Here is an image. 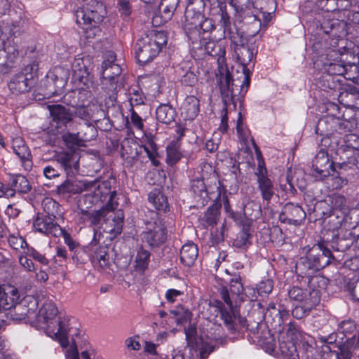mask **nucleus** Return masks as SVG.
<instances>
[{"label": "nucleus", "instance_id": "nucleus-1", "mask_svg": "<svg viewBox=\"0 0 359 359\" xmlns=\"http://www.w3.org/2000/svg\"><path fill=\"white\" fill-rule=\"evenodd\" d=\"M21 306H25L24 311L14 320L28 319L37 329L43 330L52 339L58 341L61 346L67 344V330L70 327L66 318L57 316L58 310L53 302L43 294L27 296L22 299Z\"/></svg>", "mask_w": 359, "mask_h": 359}, {"label": "nucleus", "instance_id": "nucleus-2", "mask_svg": "<svg viewBox=\"0 0 359 359\" xmlns=\"http://www.w3.org/2000/svg\"><path fill=\"white\" fill-rule=\"evenodd\" d=\"M215 74L226 107L236 96L245 97L250 84V69H217Z\"/></svg>", "mask_w": 359, "mask_h": 359}, {"label": "nucleus", "instance_id": "nucleus-3", "mask_svg": "<svg viewBox=\"0 0 359 359\" xmlns=\"http://www.w3.org/2000/svg\"><path fill=\"white\" fill-rule=\"evenodd\" d=\"M358 216H359V208L350 210L348 215L331 211L326 222L328 230L334 233L337 231L334 236L338 238L347 239L352 236V230L358 226V222L354 220V217Z\"/></svg>", "mask_w": 359, "mask_h": 359}, {"label": "nucleus", "instance_id": "nucleus-4", "mask_svg": "<svg viewBox=\"0 0 359 359\" xmlns=\"http://www.w3.org/2000/svg\"><path fill=\"white\" fill-rule=\"evenodd\" d=\"M20 299V294L18 289L13 285H6L5 287L0 286V329L3 328L6 324L5 318L8 319L7 310L14 307L15 313L13 318L20 316V313L25 309V306H21L22 300L18 304ZM13 316L12 314H11Z\"/></svg>", "mask_w": 359, "mask_h": 359}, {"label": "nucleus", "instance_id": "nucleus-5", "mask_svg": "<svg viewBox=\"0 0 359 359\" xmlns=\"http://www.w3.org/2000/svg\"><path fill=\"white\" fill-rule=\"evenodd\" d=\"M336 144V155L339 156L340 163L351 164L359 168V137L354 134L345 136L343 140Z\"/></svg>", "mask_w": 359, "mask_h": 359}, {"label": "nucleus", "instance_id": "nucleus-6", "mask_svg": "<svg viewBox=\"0 0 359 359\" xmlns=\"http://www.w3.org/2000/svg\"><path fill=\"white\" fill-rule=\"evenodd\" d=\"M42 205L48 215L38 216L34 221L33 227L39 233L56 236L62 233V230L59 225L53 222L51 216H54L55 209L57 208L58 204L51 198H46Z\"/></svg>", "mask_w": 359, "mask_h": 359}, {"label": "nucleus", "instance_id": "nucleus-7", "mask_svg": "<svg viewBox=\"0 0 359 359\" xmlns=\"http://www.w3.org/2000/svg\"><path fill=\"white\" fill-rule=\"evenodd\" d=\"M196 4L203 5V0H189L186 8L184 23V29L189 39L192 43L198 42L199 39V31L198 30L201 23L203 21L204 15L199 11L196 12L193 5Z\"/></svg>", "mask_w": 359, "mask_h": 359}, {"label": "nucleus", "instance_id": "nucleus-8", "mask_svg": "<svg viewBox=\"0 0 359 359\" xmlns=\"http://www.w3.org/2000/svg\"><path fill=\"white\" fill-rule=\"evenodd\" d=\"M318 34H324L330 39V45L335 47L340 39L345 37L348 33V25L344 20L337 19L324 18L317 25Z\"/></svg>", "mask_w": 359, "mask_h": 359}, {"label": "nucleus", "instance_id": "nucleus-9", "mask_svg": "<svg viewBox=\"0 0 359 359\" xmlns=\"http://www.w3.org/2000/svg\"><path fill=\"white\" fill-rule=\"evenodd\" d=\"M167 231L162 220L156 215L147 222L146 230L143 233V240L151 246H158L165 242Z\"/></svg>", "mask_w": 359, "mask_h": 359}, {"label": "nucleus", "instance_id": "nucleus-10", "mask_svg": "<svg viewBox=\"0 0 359 359\" xmlns=\"http://www.w3.org/2000/svg\"><path fill=\"white\" fill-rule=\"evenodd\" d=\"M153 43L145 32L137 39L135 50L136 59L140 65H146L159 53Z\"/></svg>", "mask_w": 359, "mask_h": 359}, {"label": "nucleus", "instance_id": "nucleus-11", "mask_svg": "<svg viewBox=\"0 0 359 359\" xmlns=\"http://www.w3.org/2000/svg\"><path fill=\"white\" fill-rule=\"evenodd\" d=\"M115 193H110L109 200L106 206L99 210H90L81 209L80 212L79 220L83 223L89 222L92 225H97L102 217L106 214L112 212L118 207V203L114 201Z\"/></svg>", "mask_w": 359, "mask_h": 359}, {"label": "nucleus", "instance_id": "nucleus-12", "mask_svg": "<svg viewBox=\"0 0 359 359\" xmlns=\"http://www.w3.org/2000/svg\"><path fill=\"white\" fill-rule=\"evenodd\" d=\"M291 299L298 302L305 306L306 309H311L320 301L318 291L307 290L298 287H293L288 292Z\"/></svg>", "mask_w": 359, "mask_h": 359}, {"label": "nucleus", "instance_id": "nucleus-13", "mask_svg": "<svg viewBox=\"0 0 359 359\" xmlns=\"http://www.w3.org/2000/svg\"><path fill=\"white\" fill-rule=\"evenodd\" d=\"M100 187L97 181L88 182L86 180H67L57 187V192L60 194H76L83 191H91L93 189Z\"/></svg>", "mask_w": 359, "mask_h": 359}, {"label": "nucleus", "instance_id": "nucleus-14", "mask_svg": "<svg viewBox=\"0 0 359 359\" xmlns=\"http://www.w3.org/2000/svg\"><path fill=\"white\" fill-rule=\"evenodd\" d=\"M312 167L320 177H326L332 170V163L328 158L327 151L320 149L313 160Z\"/></svg>", "mask_w": 359, "mask_h": 359}, {"label": "nucleus", "instance_id": "nucleus-15", "mask_svg": "<svg viewBox=\"0 0 359 359\" xmlns=\"http://www.w3.org/2000/svg\"><path fill=\"white\" fill-rule=\"evenodd\" d=\"M12 149L16 156L21 160L25 170H29L32 168V163L29 158V150L25 145L23 139L20 137H15L13 140Z\"/></svg>", "mask_w": 359, "mask_h": 359}, {"label": "nucleus", "instance_id": "nucleus-16", "mask_svg": "<svg viewBox=\"0 0 359 359\" xmlns=\"http://www.w3.org/2000/svg\"><path fill=\"white\" fill-rule=\"evenodd\" d=\"M123 212L117 211L114 215H110L104 222V231L115 237L121 233L123 222Z\"/></svg>", "mask_w": 359, "mask_h": 359}, {"label": "nucleus", "instance_id": "nucleus-17", "mask_svg": "<svg viewBox=\"0 0 359 359\" xmlns=\"http://www.w3.org/2000/svg\"><path fill=\"white\" fill-rule=\"evenodd\" d=\"M291 332H287L286 338L283 336L280 339L279 350L283 359H299L296 345L290 337Z\"/></svg>", "mask_w": 359, "mask_h": 359}, {"label": "nucleus", "instance_id": "nucleus-18", "mask_svg": "<svg viewBox=\"0 0 359 359\" xmlns=\"http://www.w3.org/2000/svg\"><path fill=\"white\" fill-rule=\"evenodd\" d=\"M199 110V100L194 96H188L181 107V116L185 120H193Z\"/></svg>", "mask_w": 359, "mask_h": 359}, {"label": "nucleus", "instance_id": "nucleus-19", "mask_svg": "<svg viewBox=\"0 0 359 359\" xmlns=\"http://www.w3.org/2000/svg\"><path fill=\"white\" fill-rule=\"evenodd\" d=\"M49 111L53 121L57 124V127L65 126L72 121V114L65 107L57 105H48Z\"/></svg>", "mask_w": 359, "mask_h": 359}, {"label": "nucleus", "instance_id": "nucleus-20", "mask_svg": "<svg viewBox=\"0 0 359 359\" xmlns=\"http://www.w3.org/2000/svg\"><path fill=\"white\" fill-rule=\"evenodd\" d=\"M238 19L244 25L249 26L250 34L251 36H254L259 32L262 25L261 20L249 9L242 11L239 13Z\"/></svg>", "mask_w": 359, "mask_h": 359}, {"label": "nucleus", "instance_id": "nucleus-21", "mask_svg": "<svg viewBox=\"0 0 359 359\" xmlns=\"http://www.w3.org/2000/svg\"><path fill=\"white\" fill-rule=\"evenodd\" d=\"M266 170L260 165L257 173L259 189L261 191L262 198L266 201H270L274 194L273 186L271 181L265 175Z\"/></svg>", "mask_w": 359, "mask_h": 359}, {"label": "nucleus", "instance_id": "nucleus-22", "mask_svg": "<svg viewBox=\"0 0 359 359\" xmlns=\"http://www.w3.org/2000/svg\"><path fill=\"white\" fill-rule=\"evenodd\" d=\"M220 295L227 306V308L219 307L221 317L226 324L231 325L236 318V314L227 289L222 288Z\"/></svg>", "mask_w": 359, "mask_h": 359}, {"label": "nucleus", "instance_id": "nucleus-23", "mask_svg": "<svg viewBox=\"0 0 359 359\" xmlns=\"http://www.w3.org/2000/svg\"><path fill=\"white\" fill-rule=\"evenodd\" d=\"M198 255V250L194 243L190 242L184 244L180 250V260L185 266H192L196 260Z\"/></svg>", "mask_w": 359, "mask_h": 359}, {"label": "nucleus", "instance_id": "nucleus-24", "mask_svg": "<svg viewBox=\"0 0 359 359\" xmlns=\"http://www.w3.org/2000/svg\"><path fill=\"white\" fill-rule=\"evenodd\" d=\"M236 130L239 141L243 145L242 148L249 149L250 144H254L255 143L250 135V131L245 127L243 123V118L241 112L238 113Z\"/></svg>", "mask_w": 359, "mask_h": 359}, {"label": "nucleus", "instance_id": "nucleus-25", "mask_svg": "<svg viewBox=\"0 0 359 359\" xmlns=\"http://www.w3.org/2000/svg\"><path fill=\"white\" fill-rule=\"evenodd\" d=\"M215 28L214 22L212 19L210 18H205V16L203 17V21L202 23H201L198 31H199V39L198 41H200V43L201 45L205 46V50L207 52H209V49L212 48V50H214V48L212 46L215 47V44L214 42H206L205 38L201 34H205L208 33H211L212 30H214Z\"/></svg>", "mask_w": 359, "mask_h": 359}, {"label": "nucleus", "instance_id": "nucleus-26", "mask_svg": "<svg viewBox=\"0 0 359 359\" xmlns=\"http://www.w3.org/2000/svg\"><path fill=\"white\" fill-rule=\"evenodd\" d=\"M104 7L102 3L97 0H86V4L76 11V21L78 25L85 24L86 13H91L97 10V8Z\"/></svg>", "mask_w": 359, "mask_h": 359}, {"label": "nucleus", "instance_id": "nucleus-27", "mask_svg": "<svg viewBox=\"0 0 359 359\" xmlns=\"http://www.w3.org/2000/svg\"><path fill=\"white\" fill-rule=\"evenodd\" d=\"M149 201L158 211L166 212L168 209L167 198L158 190L154 189L149 194Z\"/></svg>", "mask_w": 359, "mask_h": 359}, {"label": "nucleus", "instance_id": "nucleus-28", "mask_svg": "<svg viewBox=\"0 0 359 359\" xmlns=\"http://www.w3.org/2000/svg\"><path fill=\"white\" fill-rule=\"evenodd\" d=\"M8 88L13 93L18 94L28 90V79L24 73L17 74L9 82Z\"/></svg>", "mask_w": 359, "mask_h": 359}, {"label": "nucleus", "instance_id": "nucleus-29", "mask_svg": "<svg viewBox=\"0 0 359 359\" xmlns=\"http://www.w3.org/2000/svg\"><path fill=\"white\" fill-rule=\"evenodd\" d=\"M91 262L95 266L101 269L108 266L109 257L107 254V247L103 245L96 248L94 254L91 256Z\"/></svg>", "mask_w": 359, "mask_h": 359}, {"label": "nucleus", "instance_id": "nucleus-30", "mask_svg": "<svg viewBox=\"0 0 359 359\" xmlns=\"http://www.w3.org/2000/svg\"><path fill=\"white\" fill-rule=\"evenodd\" d=\"M224 34L225 38H228L231 41V44L234 46V48L248 45V38L244 32H241L235 27L227 31L226 33H224Z\"/></svg>", "mask_w": 359, "mask_h": 359}, {"label": "nucleus", "instance_id": "nucleus-31", "mask_svg": "<svg viewBox=\"0 0 359 359\" xmlns=\"http://www.w3.org/2000/svg\"><path fill=\"white\" fill-rule=\"evenodd\" d=\"M342 53L339 52L338 50L330 48L325 55L319 56L320 61L322 62L321 65L323 67L337 66L338 60L340 59ZM314 65L319 67L320 64L318 61L314 62Z\"/></svg>", "mask_w": 359, "mask_h": 359}, {"label": "nucleus", "instance_id": "nucleus-32", "mask_svg": "<svg viewBox=\"0 0 359 359\" xmlns=\"http://www.w3.org/2000/svg\"><path fill=\"white\" fill-rule=\"evenodd\" d=\"M150 260V253L143 248H140L135 257V270L142 273L147 268Z\"/></svg>", "mask_w": 359, "mask_h": 359}, {"label": "nucleus", "instance_id": "nucleus-33", "mask_svg": "<svg viewBox=\"0 0 359 359\" xmlns=\"http://www.w3.org/2000/svg\"><path fill=\"white\" fill-rule=\"evenodd\" d=\"M106 13L105 7L97 8V10L91 13H86L83 25H89L90 29H97V25L102 22Z\"/></svg>", "mask_w": 359, "mask_h": 359}, {"label": "nucleus", "instance_id": "nucleus-34", "mask_svg": "<svg viewBox=\"0 0 359 359\" xmlns=\"http://www.w3.org/2000/svg\"><path fill=\"white\" fill-rule=\"evenodd\" d=\"M273 283L271 280L261 281L257 286L256 290L254 288H248L249 291V297L252 299H255L259 295L265 296L270 294L273 290Z\"/></svg>", "mask_w": 359, "mask_h": 359}, {"label": "nucleus", "instance_id": "nucleus-35", "mask_svg": "<svg viewBox=\"0 0 359 359\" xmlns=\"http://www.w3.org/2000/svg\"><path fill=\"white\" fill-rule=\"evenodd\" d=\"M10 188L14 191V194L16 191L27 193L30 189V185L27 179L21 175H13L10 179Z\"/></svg>", "mask_w": 359, "mask_h": 359}, {"label": "nucleus", "instance_id": "nucleus-36", "mask_svg": "<svg viewBox=\"0 0 359 359\" xmlns=\"http://www.w3.org/2000/svg\"><path fill=\"white\" fill-rule=\"evenodd\" d=\"M180 0H161L158 6L159 13L162 15V18L166 21L170 19L176 10Z\"/></svg>", "mask_w": 359, "mask_h": 359}, {"label": "nucleus", "instance_id": "nucleus-37", "mask_svg": "<svg viewBox=\"0 0 359 359\" xmlns=\"http://www.w3.org/2000/svg\"><path fill=\"white\" fill-rule=\"evenodd\" d=\"M284 213H289L292 216L289 218L290 222L299 224L306 217V213L298 205L288 203L284 207Z\"/></svg>", "mask_w": 359, "mask_h": 359}, {"label": "nucleus", "instance_id": "nucleus-38", "mask_svg": "<svg viewBox=\"0 0 359 359\" xmlns=\"http://www.w3.org/2000/svg\"><path fill=\"white\" fill-rule=\"evenodd\" d=\"M67 332V344L62 346L64 348H66L65 352V359H79V354L76 344L73 342L71 345L68 346V337L77 335L78 330L76 328L69 327Z\"/></svg>", "mask_w": 359, "mask_h": 359}, {"label": "nucleus", "instance_id": "nucleus-39", "mask_svg": "<svg viewBox=\"0 0 359 359\" xmlns=\"http://www.w3.org/2000/svg\"><path fill=\"white\" fill-rule=\"evenodd\" d=\"M332 207V212H338L339 214L348 215V208L346 204V199L341 195H333L330 198Z\"/></svg>", "mask_w": 359, "mask_h": 359}, {"label": "nucleus", "instance_id": "nucleus-40", "mask_svg": "<svg viewBox=\"0 0 359 359\" xmlns=\"http://www.w3.org/2000/svg\"><path fill=\"white\" fill-rule=\"evenodd\" d=\"M145 33L154 43V46H156L158 51L160 53L162 47L167 43L168 36L166 32L163 31L151 30Z\"/></svg>", "mask_w": 359, "mask_h": 359}, {"label": "nucleus", "instance_id": "nucleus-41", "mask_svg": "<svg viewBox=\"0 0 359 359\" xmlns=\"http://www.w3.org/2000/svg\"><path fill=\"white\" fill-rule=\"evenodd\" d=\"M234 52L236 54L237 60L241 66L246 67L250 65L253 57V53L247 46L237 47V48H234Z\"/></svg>", "mask_w": 359, "mask_h": 359}, {"label": "nucleus", "instance_id": "nucleus-42", "mask_svg": "<svg viewBox=\"0 0 359 359\" xmlns=\"http://www.w3.org/2000/svg\"><path fill=\"white\" fill-rule=\"evenodd\" d=\"M359 64V57L349 50L342 53L340 59L338 60L339 67H347L356 66Z\"/></svg>", "mask_w": 359, "mask_h": 359}, {"label": "nucleus", "instance_id": "nucleus-43", "mask_svg": "<svg viewBox=\"0 0 359 359\" xmlns=\"http://www.w3.org/2000/svg\"><path fill=\"white\" fill-rule=\"evenodd\" d=\"M167 163L170 165L175 164L181 158L180 145L177 142H170L167 148Z\"/></svg>", "mask_w": 359, "mask_h": 359}, {"label": "nucleus", "instance_id": "nucleus-44", "mask_svg": "<svg viewBox=\"0 0 359 359\" xmlns=\"http://www.w3.org/2000/svg\"><path fill=\"white\" fill-rule=\"evenodd\" d=\"M193 191L199 195L201 197L207 196L212 198V196L215 194L213 189L210 187H207L203 180H196L193 182L191 186Z\"/></svg>", "mask_w": 359, "mask_h": 359}, {"label": "nucleus", "instance_id": "nucleus-45", "mask_svg": "<svg viewBox=\"0 0 359 359\" xmlns=\"http://www.w3.org/2000/svg\"><path fill=\"white\" fill-rule=\"evenodd\" d=\"M156 117L160 122L168 124L174 120V111L166 105L161 106L156 109Z\"/></svg>", "mask_w": 359, "mask_h": 359}, {"label": "nucleus", "instance_id": "nucleus-46", "mask_svg": "<svg viewBox=\"0 0 359 359\" xmlns=\"http://www.w3.org/2000/svg\"><path fill=\"white\" fill-rule=\"evenodd\" d=\"M62 139L67 147L71 149H76L86 146L84 140L80 138L78 134L66 133L63 135Z\"/></svg>", "mask_w": 359, "mask_h": 359}, {"label": "nucleus", "instance_id": "nucleus-47", "mask_svg": "<svg viewBox=\"0 0 359 359\" xmlns=\"http://www.w3.org/2000/svg\"><path fill=\"white\" fill-rule=\"evenodd\" d=\"M123 65V60L117 59L115 53L113 51L109 50L104 53L102 67H112L113 66L121 67Z\"/></svg>", "mask_w": 359, "mask_h": 359}, {"label": "nucleus", "instance_id": "nucleus-48", "mask_svg": "<svg viewBox=\"0 0 359 359\" xmlns=\"http://www.w3.org/2000/svg\"><path fill=\"white\" fill-rule=\"evenodd\" d=\"M190 318V313L184 308L177 309L170 312V319L177 324H182Z\"/></svg>", "mask_w": 359, "mask_h": 359}, {"label": "nucleus", "instance_id": "nucleus-49", "mask_svg": "<svg viewBox=\"0 0 359 359\" xmlns=\"http://www.w3.org/2000/svg\"><path fill=\"white\" fill-rule=\"evenodd\" d=\"M55 159L65 169L75 166L76 163L73 154L68 152L58 153L55 156Z\"/></svg>", "mask_w": 359, "mask_h": 359}, {"label": "nucleus", "instance_id": "nucleus-50", "mask_svg": "<svg viewBox=\"0 0 359 359\" xmlns=\"http://www.w3.org/2000/svg\"><path fill=\"white\" fill-rule=\"evenodd\" d=\"M338 333H332L327 337L322 338V341L327 344H335L338 348L339 351L336 353V356L338 358V354L340 353L339 345L346 343V340L344 341V337H340Z\"/></svg>", "mask_w": 359, "mask_h": 359}, {"label": "nucleus", "instance_id": "nucleus-51", "mask_svg": "<svg viewBox=\"0 0 359 359\" xmlns=\"http://www.w3.org/2000/svg\"><path fill=\"white\" fill-rule=\"evenodd\" d=\"M355 330V324L353 320L341 321L338 325V332L340 335L352 333Z\"/></svg>", "mask_w": 359, "mask_h": 359}, {"label": "nucleus", "instance_id": "nucleus-52", "mask_svg": "<svg viewBox=\"0 0 359 359\" xmlns=\"http://www.w3.org/2000/svg\"><path fill=\"white\" fill-rule=\"evenodd\" d=\"M233 276L234 278L230 280L231 291L233 294H239L243 292V286L240 276L234 273Z\"/></svg>", "mask_w": 359, "mask_h": 359}, {"label": "nucleus", "instance_id": "nucleus-53", "mask_svg": "<svg viewBox=\"0 0 359 359\" xmlns=\"http://www.w3.org/2000/svg\"><path fill=\"white\" fill-rule=\"evenodd\" d=\"M343 73L341 74L345 79L359 84V69H343Z\"/></svg>", "mask_w": 359, "mask_h": 359}, {"label": "nucleus", "instance_id": "nucleus-54", "mask_svg": "<svg viewBox=\"0 0 359 359\" xmlns=\"http://www.w3.org/2000/svg\"><path fill=\"white\" fill-rule=\"evenodd\" d=\"M27 255L43 266H47L49 263L48 259L43 255L32 248H27Z\"/></svg>", "mask_w": 359, "mask_h": 359}, {"label": "nucleus", "instance_id": "nucleus-55", "mask_svg": "<svg viewBox=\"0 0 359 359\" xmlns=\"http://www.w3.org/2000/svg\"><path fill=\"white\" fill-rule=\"evenodd\" d=\"M8 243L15 250L27 247V243L22 237L11 236Z\"/></svg>", "mask_w": 359, "mask_h": 359}, {"label": "nucleus", "instance_id": "nucleus-56", "mask_svg": "<svg viewBox=\"0 0 359 359\" xmlns=\"http://www.w3.org/2000/svg\"><path fill=\"white\" fill-rule=\"evenodd\" d=\"M118 11L122 15L128 16L132 12V7L129 0H118Z\"/></svg>", "mask_w": 359, "mask_h": 359}, {"label": "nucleus", "instance_id": "nucleus-57", "mask_svg": "<svg viewBox=\"0 0 359 359\" xmlns=\"http://www.w3.org/2000/svg\"><path fill=\"white\" fill-rule=\"evenodd\" d=\"M151 149H149L148 147L144 146V149L146 151L148 158L151 160L152 164L154 166H158L159 161L156 160V157L158 156L157 149L154 144H151Z\"/></svg>", "mask_w": 359, "mask_h": 359}, {"label": "nucleus", "instance_id": "nucleus-58", "mask_svg": "<svg viewBox=\"0 0 359 359\" xmlns=\"http://www.w3.org/2000/svg\"><path fill=\"white\" fill-rule=\"evenodd\" d=\"M125 345L129 350L138 351L141 348V345L137 340V337H130L126 339Z\"/></svg>", "mask_w": 359, "mask_h": 359}, {"label": "nucleus", "instance_id": "nucleus-59", "mask_svg": "<svg viewBox=\"0 0 359 359\" xmlns=\"http://www.w3.org/2000/svg\"><path fill=\"white\" fill-rule=\"evenodd\" d=\"M220 22L223 27L224 33H226L227 31L233 28L231 25L230 16L225 11L222 10Z\"/></svg>", "mask_w": 359, "mask_h": 359}, {"label": "nucleus", "instance_id": "nucleus-60", "mask_svg": "<svg viewBox=\"0 0 359 359\" xmlns=\"http://www.w3.org/2000/svg\"><path fill=\"white\" fill-rule=\"evenodd\" d=\"M197 81L196 75L191 71H187L182 78V82L187 86H193Z\"/></svg>", "mask_w": 359, "mask_h": 359}, {"label": "nucleus", "instance_id": "nucleus-61", "mask_svg": "<svg viewBox=\"0 0 359 359\" xmlns=\"http://www.w3.org/2000/svg\"><path fill=\"white\" fill-rule=\"evenodd\" d=\"M130 118L133 126L137 129L142 131L144 128L142 119L135 111H132Z\"/></svg>", "mask_w": 359, "mask_h": 359}, {"label": "nucleus", "instance_id": "nucleus-62", "mask_svg": "<svg viewBox=\"0 0 359 359\" xmlns=\"http://www.w3.org/2000/svg\"><path fill=\"white\" fill-rule=\"evenodd\" d=\"M214 347L208 342L203 344L200 351V357L201 359H206L208 354L213 351Z\"/></svg>", "mask_w": 359, "mask_h": 359}, {"label": "nucleus", "instance_id": "nucleus-63", "mask_svg": "<svg viewBox=\"0 0 359 359\" xmlns=\"http://www.w3.org/2000/svg\"><path fill=\"white\" fill-rule=\"evenodd\" d=\"M309 310L310 309H306L305 306L302 304V306H297L294 309H293L292 311V313L294 317L300 319L303 318L305 313Z\"/></svg>", "mask_w": 359, "mask_h": 359}, {"label": "nucleus", "instance_id": "nucleus-64", "mask_svg": "<svg viewBox=\"0 0 359 359\" xmlns=\"http://www.w3.org/2000/svg\"><path fill=\"white\" fill-rule=\"evenodd\" d=\"M14 196V191L6 187L1 182H0V197H12Z\"/></svg>", "mask_w": 359, "mask_h": 359}]
</instances>
